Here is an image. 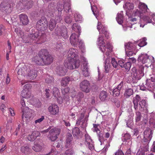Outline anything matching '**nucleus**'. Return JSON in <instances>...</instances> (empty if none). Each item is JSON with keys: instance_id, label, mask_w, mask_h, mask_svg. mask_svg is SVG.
<instances>
[{"instance_id": "obj_1", "label": "nucleus", "mask_w": 155, "mask_h": 155, "mask_svg": "<svg viewBox=\"0 0 155 155\" xmlns=\"http://www.w3.org/2000/svg\"><path fill=\"white\" fill-rule=\"evenodd\" d=\"M97 44L100 51L107 56L110 55L112 50V47L110 43L106 41L101 35L98 38Z\"/></svg>"}, {"instance_id": "obj_2", "label": "nucleus", "mask_w": 155, "mask_h": 155, "mask_svg": "<svg viewBox=\"0 0 155 155\" xmlns=\"http://www.w3.org/2000/svg\"><path fill=\"white\" fill-rule=\"evenodd\" d=\"M144 66L141 65L139 66L138 70L135 68L132 69V72L131 73V76L133 80H140L144 75L143 70Z\"/></svg>"}, {"instance_id": "obj_3", "label": "nucleus", "mask_w": 155, "mask_h": 155, "mask_svg": "<svg viewBox=\"0 0 155 155\" xmlns=\"http://www.w3.org/2000/svg\"><path fill=\"white\" fill-rule=\"evenodd\" d=\"M65 67L69 69L72 70L78 68L80 65V62L79 60L68 58L64 64Z\"/></svg>"}, {"instance_id": "obj_4", "label": "nucleus", "mask_w": 155, "mask_h": 155, "mask_svg": "<svg viewBox=\"0 0 155 155\" xmlns=\"http://www.w3.org/2000/svg\"><path fill=\"white\" fill-rule=\"evenodd\" d=\"M42 52L41 59L42 60L43 65L49 64L53 61V57L48 54L46 50L44 49L41 50Z\"/></svg>"}, {"instance_id": "obj_5", "label": "nucleus", "mask_w": 155, "mask_h": 155, "mask_svg": "<svg viewBox=\"0 0 155 155\" xmlns=\"http://www.w3.org/2000/svg\"><path fill=\"white\" fill-rule=\"evenodd\" d=\"M155 82L151 79L147 80L146 84H142L140 87V89L142 91L148 90L152 92L155 89Z\"/></svg>"}, {"instance_id": "obj_6", "label": "nucleus", "mask_w": 155, "mask_h": 155, "mask_svg": "<svg viewBox=\"0 0 155 155\" xmlns=\"http://www.w3.org/2000/svg\"><path fill=\"white\" fill-rule=\"evenodd\" d=\"M144 15L143 14L141 15V13L140 12L137 13V12H135L134 13V16H138L140 17V26L141 27L143 28L145 25L148 23H151L152 22L151 19L148 16V15Z\"/></svg>"}, {"instance_id": "obj_7", "label": "nucleus", "mask_w": 155, "mask_h": 155, "mask_svg": "<svg viewBox=\"0 0 155 155\" xmlns=\"http://www.w3.org/2000/svg\"><path fill=\"white\" fill-rule=\"evenodd\" d=\"M60 132V129L59 128H52L49 131L48 137L52 141H54L57 139L58 136L59 135Z\"/></svg>"}, {"instance_id": "obj_8", "label": "nucleus", "mask_w": 155, "mask_h": 155, "mask_svg": "<svg viewBox=\"0 0 155 155\" xmlns=\"http://www.w3.org/2000/svg\"><path fill=\"white\" fill-rule=\"evenodd\" d=\"M54 33L56 35H61L64 38H67L68 37L67 29L64 26L60 28H57L55 30Z\"/></svg>"}, {"instance_id": "obj_9", "label": "nucleus", "mask_w": 155, "mask_h": 155, "mask_svg": "<svg viewBox=\"0 0 155 155\" xmlns=\"http://www.w3.org/2000/svg\"><path fill=\"white\" fill-rule=\"evenodd\" d=\"M65 2L64 5H61L58 4L57 5V9L58 12H61L63 9H64V11L66 12H69L71 9L70 3V0H63Z\"/></svg>"}, {"instance_id": "obj_10", "label": "nucleus", "mask_w": 155, "mask_h": 155, "mask_svg": "<svg viewBox=\"0 0 155 155\" xmlns=\"http://www.w3.org/2000/svg\"><path fill=\"white\" fill-rule=\"evenodd\" d=\"M27 73H26L25 77L28 79L33 80L35 79L37 77V72L35 70L31 69L28 67Z\"/></svg>"}, {"instance_id": "obj_11", "label": "nucleus", "mask_w": 155, "mask_h": 155, "mask_svg": "<svg viewBox=\"0 0 155 155\" xmlns=\"http://www.w3.org/2000/svg\"><path fill=\"white\" fill-rule=\"evenodd\" d=\"M138 7L140 11H138L137 10L135 11H134L132 15L134 16V13L135 12L137 13L139 12L141 13V15H143V14H147L148 11H150L149 8H148L147 6L144 3L140 2L138 5Z\"/></svg>"}, {"instance_id": "obj_12", "label": "nucleus", "mask_w": 155, "mask_h": 155, "mask_svg": "<svg viewBox=\"0 0 155 155\" xmlns=\"http://www.w3.org/2000/svg\"><path fill=\"white\" fill-rule=\"evenodd\" d=\"M47 21L46 19H41L37 23L36 27L39 31H44L47 28Z\"/></svg>"}, {"instance_id": "obj_13", "label": "nucleus", "mask_w": 155, "mask_h": 155, "mask_svg": "<svg viewBox=\"0 0 155 155\" xmlns=\"http://www.w3.org/2000/svg\"><path fill=\"white\" fill-rule=\"evenodd\" d=\"M152 56H149L147 54L143 53L140 54L138 61L139 62L144 64L147 62H150L151 59H153Z\"/></svg>"}, {"instance_id": "obj_14", "label": "nucleus", "mask_w": 155, "mask_h": 155, "mask_svg": "<svg viewBox=\"0 0 155 155\" xmlns=\"http://www.w3.org/2000/svg\"><path fill=\"white\" fill-rule=\"evenodd\" d=\"M90 83L87 80L82 81L80 84V89L83 91L87 93L90 91Z\"/></svg>"}, {"instance_id": "obj_15", "label": "nucleus", "mask_w": 155, "mask_h": 155, "mask_svg": "<svg viewBox=\"0 0 155 155\" xmlns=\"http://www.w3.org/2000/svg\"><path fill=\"white\" fill-rule=\"evenodd\" d=\"M52 93L54 97L57 99L58 103L60 104H61L63 99L60 96V93L58 88L54 87L52 89Z\"/></svg>"}, {"instance_id": "obj_16", "label": "nucleus", "mask_w": 155, "mask_h": 155, "mask_svg": "<svg viewBox=\"0 0 155 155\" xmlns=\"http://www.w3.org/2000/svg\"><path fill=\"white\" fill-rule=\"evenodd\" d=\"M78 54V51L77 49L71 48L69 49L68 52V58L69 59L71 58L75 59V60L77 59Z\"/></svg>"}, {"instance_id": "obj_17", "label": "nucleus", "mask_w": 155, "mask_h": 155, "mask_svg": "<svg viewBox=\"0 0 155 155\" xmlns=\"http://www.w3.org/2000/svg\"><path fill=\"white\" fill-rule=\"evenodd\" d=\"M39 39V37L38 36L37 33L34 34H30L28 37V39L25 42L26 43H39L38 42Z\"/></svg>"}, {"instance_id": "obj_18", "label": "nucleus", "mask_w": 155, "mask_h": 155, "mask_svg": "<svg viewBox=\"0 0 155 155\" xmlns=\"http://www.w3.org/2000/svg\"><path fill=\"white\" fill-rule=\"evenodd\" d=\"M137 43L134 42H128L125 43V49L130 50L132 51H137L138 49L137 47Z\"/></svg>"}, {"instance_id": "obj_19", "label": "nucleus", "mask_w": 155, "mask_h": 155, "mask_svg": "<svg viewBox=\"0 0 155 155\" xmlns=\"http://www.w3.org/2000/svg\"><path fill=\"white\" fill-rule=\"evenodd\" d=\"M85 143L86 145L88 146L90 150L94 149V145L91 137L88 134H86L85 135Z\"/></svg>"}, {"instance_id": "obj_20", "label": "nucleus", "mask_w": 155, "mask_h": 155, "mask_svg": "<svg viewBox=\"0 0 155 155\" xmlns=\"http://www.w3.org/2000/svg\"><path fill=\"white\" fill-rule=\"evenodd\" d=\"M48 110L51 114L55 115L59 112V108L57 105L52 104L48 107Z\"/></svg>"}, {"instance_id": "obj_21", "label": "nucleus", "mask_w": 155, "mask_h": 155, "mask_svg": "<svg viewBox=\"0 0 155 155\" xmlns=\"http://www.w3.org/2000/svg\"><path fill=\"white\" fill-rule=\"evenodd\" d=\"M81 59L82 61H83V62H84L83 64L84 68L82 70V73L85 77H87L89 75L87 61L86 59L84 57H82Z\"/></svg>"}, {"instance_id": "obj_22", "label": "nucleus", "mask_w": 155, "mask_h": 155, "mask_svg": "<svg viewBox=\"0 0 155 155\" xmlns=\"http://www.w3.org/2000/svg\"><path fill=\"white\" fill-rule=\"evenodd\" d=\"M25 110L22 111L23 113L22 118L23 119L25 117L28 120L31 117L32 110L27 107H25Z\"/></svg>"}, {"instance_id": "obj_23", "label": "nucleus", "mask_w": 155, "mask_h": 155, "mask_svg": "<svg viewBox=\"0 0 155 155\" xmlns=\"http://www.w3.org/2000/svg\"><path fill=\"white\" fill-rule=\"evenodd\" d=\"M89 1L91 4V8L93 13L96 18L98 20V18H97L99 15L98 10L95 5H93V4H95L96 2L95 0H89Z\"/></svg>"}, {"instance_id": "obj_24", "label": "nucleus", "mask_w": 155, "mask_h": 155, "mask_svg": "<svg viewBox=\"0 0 155 155\" xmlns=\"http://www.w3.org/2000/svg\"><path fill=\"white\" fill-rule=\"evenodd\" d=\"M79 35H77L74 33L71 35L70 38V42L71 44L73 46L77 45L79 41Z\"/></svg>"}, {"instance_id": "obj_25", "label": "nucleus", "mask_w": 155, "mask_h": 155, "mask_svg": "<svg viewBox=\"0 0 155 155\" xmlns=\"http://www.w3.org/2000/svg\"><path fill=\"white\" fill-rule=\"evenodd\" d=\"M84 115L83 114H81L76 122V124L78 125H80L81 123V126L83 128L87 126L86 120V119L84 118Z\"/></svg>"}, {"instance_id": "obj_26", "label": "nucleus", "mask_w": 155, "mask_h": 155, "mask_svg": "<svg viewBox=\"0 0 155 155\" xmlns=\"http://www.w3.org/2000/svg\"><path fill=\"white\" fill-rule=\"evenodd\" d=\"M123 85V82L122 81L117 85L116 88L113 90V95L114 96H118L120 95V91L122 89Z\"/></svg>"}, {"instance_id": "obj_27", "label": "nucleus", "mask_w": 155, "mask_h": 155, "mask_svg": "<svg viewBox=\"0 0 155 155\" xmlns=\"http://www.w3.org/2000/svg\"><path fill=\"white\" fill-rule=\"evenodd\" d=\"M20 22L23 25H27L29 22V19L27 15L25 14L19 15Z\"/></svg>"}, {"instance_id": "obj_28", "label": "nucleus", "mask_w": 155, "mask_h": 155, "mask_svg": "<svg viewBox=\"0 0 155 155\" xmlns=\"http://www.w3.org/2000/svg\"><path fill=\"white\" fill-rule=\"evenodd\" d=\"M152 131L150 130H146L144 131L143 136L145 141H150L152 137Z\"/></svg>"}, {"instance_id": "obj_29", "label": "nucleus", "mask_w": 155, "mask_h": 155, "mask_svg": "<svg viewBox=\"0 0 155 155\" xmlns=\"http://www.w3.org/2000/svg\"><path fill=\"white\" fill-rule=\"evenodd\" d=\"M41 52L39 53V56H36L32 58V61L39 65H43L42 60L41 59Z\"/></svg>"}, {"instance_id": "obj_30", "label": "nucleus", "mask_w": 155, "mask_h": 155, "mask_svg": "<svg viewBox=\"0 0 155 155\" xmlns=\"http://www.w3.org/2000/svg\"><path fill=\"white\" fill-rule=\"evenodd\" d=\"M28 67L25 65H23L22 67L18 69V75H21L25 76L26 73H27Z\"/></svg>"}, {"instance_id": "obj_31", "label": "nucleus", "mask_w": 155, "mask_h": 155, "mask_svg": "<svg viewBox=\"0 0 155 155\" xmlns=\"http://www.w3.org/2000/svg\"><path fill=\"white\" fill-rule=\"evenodd\" d=\"M69 88L66 87L64 89H62L61 92L63 95V99L65 100H68L69 99V97L68 95L69 91Z\"/></svg>"}, {"instance_id": "obj_32", "label": "nucleus", "mask_w": 155, "mask_h": 155, "mask_svg": "<svg viewBox=\"0 0 155 155\" xmlns=\"http://www.w3.org/2000/svg\"><path fill=\"white\" fill-rule=\"evenodd\" d=\"M72 139L73 137L70 134H68L67 137L66 144L65 145L66 147H70L72 145Z\"/></svg>"}, {"instance_id": "obj_33", "label": "nucleus", "mask_w": 155, "mask_h": 155, "mask_svg": "<svg viewBox=\"0 0 155 155\" xmlns=\"http://www.w3.org/2000/svg\"><path fill=\"white\" fill-rule=\"evenodd\" d=\"M4 3H2L0 5V9L2 11H5L6 12L9 13L11 12V8L8 4H7L5 6Z\"/></svg>"}, {"instance_id": "obj_34", "label": "nucleus", "mask_w": 155, "mask_h": 155, "mask_svg": "<svg viewBox=\"0 0 155 155\" xmlns=\"http://www.w3.org/2000/svg\"><path fill=\"white\" fill-rule=\"evenodd\" d=\"M20 150L22 153L25 155H27L30 153L31 151L30 147L28 145L26 146H22L20 148Z\"/></svg>"}, {"instance_id": "obj_35", "label": "nucleus", "mask_w": 155, "mask_h": 155, "mask_svg": "<svg viewBox=\"0 0 155 155\" xmlns=\"http://www.w3.org/2000/svg\"><path fill=\"white\" fill-rule=\"evenodd\" d=\"M56 71L58 74L60 76L64 75L66 72V70L62 66L57 67Z\"/></svg>"}, {"instance_id": "obj_36", "label": "nucleus", "mask_w": 155, "mask_h": 155, "mask_svg": "<svg viewBox=\"0 0 155 155\" xmlns=\"http://www.w3.org/2000/svg\"><path fill=\"white\" fill-rule=\"evenodd\" d=\"M130 116H129V120L127 122V125L128 127L131 128L133 125V119L134 116L133 113L131 112L129 113Z\"/></svg>"}, {"instance_id": "obj_37", "label": "nucleus", "mask_w": 155, "mask_h": 155, "mask_svg": "<svg viewBox=\"0 0 155 155\" xmlns=\"http://www.w3.org/2000/svg\"><path fill=\"white\" fill-rule=\"evenodd\" d=\"M139 109L140 110H145L147 109V105L145 101L144 100H142L139 102Z\"/></svg>"}, {"instance_id": "obj_38", "label": "nucleus", "mask_w": 155, "mask_h": 155, "mask_svg": "<svg viewBox=\"0 0 155 155\" xmlns=\"http://www.w3.org/2000/svg\"><path fill=\"white\" fill-rule=\"evenodd\" d=\"M140 100V97L138 95H137L134 98L133 102L134 105V107L135 110H137L138 108V102Z\"/></svg>"}, {"instance_id": "obj_39", "label": "nucleus", "mask_w": 155, "mask_h": 155, "mask_svg": "<svg viewBox=\"0 0 155 155\" xmlns=\"http://www.w3.org/2000/svg\"><path fill=\"white\" fill-rule=\"evenodd\" d=\"M121 13H118L117 14V16L116 17V19L117 21L118 24H122L123 22V12L122 11Z\"/></svg>"}, {"instance_id": "obj_40", "label": "nucleus", "mask_w": 155, "mask_h": 155, "mask_svg": "<svg viewBox=\"0 0 155 155\" xmlns=\"http://www.w3.org/2000/svg\"><path fill=\"white\" fill-rule=\"evenodd\" d=\"M56 22L54 19H51L49 22L48 28L51 31H52L55 27Z\"/></svg>"}, {"instance_id": "obj_41", "label": "nucleus", "mask_w": 155, "mask_h": 155, "mask_svg": "<svg viewBox=\"0 0 155 155\" xmlns=\"http://www.w3.org/2000/svg\"><path fill=\"white\" fill-rule=\"evenodd\" d=\"M124 8L126 9L127 12H128L134 8V5L132 3L127 2L125 5H124Z\"/></svg>"}, {"instance_id": "obj_42", "label": "nucleus", "mask_w": 155, "mask_h": 155, "mask_svg": "<svg viewBox=\"0 0 155 155\" xmlns=\"http://www.w3.org/2000/svg\"><path fill=\"white\" fill-rule=\"evenodd\" d=\"M70 81V78L69 77H65L63 78L61 81V84L62 86L67 85Z\"/></svg>"}, {"instance_id": "obj_43", "label": "nucleus", "mask_w": 155, "mask_h": 155, "mask_svg": "<svg viewBox=\"0 0 155 155\" xmlns=\"http://www.w3.org/2000/svg\"><path fill=\"white\" fill-rule=\"evenodd\" d=\"M42 149V147L38 144L34 143V146L32 147V150L36 152L40 151Z\"/></svg>"}, {"instance_id": "obj_44", "label": "nucleus", "mask_w": 155, "mask_h": 155, "mask_svg": "<svg viewBox=\"0 0 155 155\" xmlns=\"http://www.w3.org/2000/svg\"><path fill=\"white\" fill-rule=\"evenodd\" d=\"M21 94L23 97L27 98L30 97L31 92L29 91L22 90Z\"/></svg>"}, {"instance_id": "obj_45", "label": "nucleus", "mask_w": 155, "mask_h": 155, "mask_svg": "<svg viewBox=\"0 0 155 155\" xmlns=\"http://www.w3.org/2000/svg\"><path fill=\"white\" fill-rule=\"evenodd\" d=\"M133 90L131 88H127L125 90L124 93V96L127 98L130 97L133 94Z\"/></svg>"}, {"instance_id": "obj_46", "label": "nucleus", "mask_w": 155, "mask_h": 155, "mask_svg": "<svg viewBox=\"0 0 155 155\" xmlns=\"http://www.w3.org/2000/svg\"><path fill=\"white\" fill-rule=\"evenodd\" d=\"M72 29L76 32H78L79 34L81 32V27L77 24H74L72 26Z\"/></svg>"}, {"instance_id": "obj_47", "label": "nucleus", "mask_w": 155, "mask_h": 155, "mask_svg": "<svg viewBox=\"0 0 155 155\" xmlns=\"http://www.w3.org/2000/svg\"><path fill=\"white\" fill-rule=\"evenodd\" d=\"M147 40L145 38H143L142 39L138 41V43L137 45L139 47H143L147 45V42L146 41Z\"/></svg>"}, {"instance_id": "obj_48", "label": "nucleus", "mask_w": 155, "mask_h": 155, "mask_svg": "<svg viewBox=\"0 0 155 155\" xmlns=\"http://www.w3.org/2000/svg\"><path fill=\"white\" fill-rule=\"evenodd\" d=\"M108 59L107 58L105 61L104 68L105 72L106 73H107L109 72L110 67V64L108 62Z\"/></svg>"}, {"instance_id": "obj_49", "label": "nucleus", "mask_w": 155, "mask_h": 155, "mask_svg": "<svg viewBox=\"0 0 155 155\" xmlns=\"http://www.w3.org/2000/svg\"><path fill=\"white\" fill-rule=\"evenodd\" d=\"M107 97V93L104 91H101L99 97L100 99L102 101L105 100Z\"/></svg>"}, {"instance_id": "obj_50", "label": "nucleus", "mask_w": 155, "mask_h": 155, "mask_svg": "<svg viewBox=\"0 0 155 155\" xmlns=\"http://www.w3.org/2000/svg\"><path fill=\"white\" fill-rule=\"evenodd\" d=\"M126 55L130 57L134 54H136L137 51H132L130 50H125Z\"/></svg>"}, {"instance_id": "obj_51", "label": "nucleus", "mask_w": 155, "mask_h": 155, "mask_svg": "<svg viewBox=\"0 0 155 155\" xmlns=\"http://www.w3.org/2000/svg\"><path fill=\"white\" fill-rule=\"evenodd\" d=\"M74 18L76 22L81 21L82 20V17L81 15L78 13H76L74 14Z\"/></svg>"}, {"instance_id": "obj_52", "label": "nucleus", "mask_w": 155, "mask_h": 155, "mask_svg": "<svg viewBox=\"0 0 155 155\" xmlns=\"http://www.w3.org/2000/svg\"><path fill=\"white\" fill-rule=\"evenodd\" d=\"M72 131L73 135L77 137L79 135L80 132L79 129L77 127L74 128L72 130Z\"/></svg>"}, {"instance_id": "obj_53", "label": "nucleus", "mask_w": 155, "mask_h": 155, "mask_svg": "<svg viewBox=\"0 0 155 155\" xmlns=\"http://www.w3.org/2000/svg\"><path fill=\"white\" fill-rule=\"evenodd\" d=\"M84 97V94L82 92H79L78 93V95L76 96L75 97V95H71V97L72 98H74V97H76V98L77 99V100L78 101H80L81 100V99L83 98Z\"/></svg>"}, {"instance_id": "obj_54", "label": "nucleus", "mask_w": 155, "mask_h": 155, "mask_svg": "<svg viewBox=\"0 0 155 155\" xmlns=\"http://www.w3.org/2000/svg\"><path fill=\"white\" fill-rule=\"evenodd\" d=\"M53 81V78L49 75L46 76L45 78V82L48 84L51 83Z\"/></svg>"}, {"instance_id": "obj_55", "label": "nucleus", "mask_w": 155, "mask_h": 155, "mask_svg": "<svg viewBox=\"0 0 155 155\" xmlns=\"http://www.w3.org/2000/svg\"><path fill=\"white\" fill-rule=\"evenodd\" d=\"M111 63L112 66L115 68H117L118 65V62L114 58H111Z\"/></svg>"}, {"instance_id": "obj_56", "label": "nucleus", "mask_w": 155, "mask_h": 155, "mask_svg": "<svg viewBox=\"0 0 155 155\" xmlns=\"http://www.w3.org/2000/svg\"><path fill=\"white\" fill-rule=\"evenodd\" d=\"M141 115L140 112L139 111L136 112L135 120L136 122H139L141 120Z\"/></svg>"}, {"instance_id": "obj_57", "label": "nucleus", "mask_w": 155, "mask_h": 155, "mask_svg": "<svg viewBox=\"0 0 155 155\" xmlns=\"http://www.w3.org/2000/svg\"><path fill=\"white\" fill-rule=\"evenodd\" d=\"M15 31L18 35L20 36L22 38H23L24 33L20 29L18 28H15Z\"/></svg>"}, {"instance_id": "obj_58", "label": "nucleus", "mask_w": 155, "mask_h": 155, "mask_svg": "<svg viewBox=\"0 0 155 155\" xmlns=\"http://www.w3.org/2000/svg\"><path fill=\"white\" fill-rule=\"evenodd\" d=\"M131 64L130 62H127L124 64L123 68H124L126 71H128L130 69Z\"/></svg>"}, {"instance_id": "obj_59", "label": "nucleus", "mask_w": 155, "mask_h": 155, "mask_svg": "<svg viewBox=\"0 0 155 155\" xmlns=\"http://www.w3.org/2000/svg\"><path fill=\"white\" fill-rule=\"evenodd\" d=\"M40 135V133L38 131L34 130L33 131L32 133V136L34 137V138H33L32 139H35L36 138Z\"/></svg>"}, {"instance_id": "obj_60", "label": "nucleus", "mask_w": 155, "mask_h": 155, "mask_svg": "<svg viewBox=\"0 0 155 155\" xmlns=\"http://www.w3.org/2000/svg\"><path fill=\"white\" fill-rule=\"evenodd\" d=\"M102 33L104 34L105 35V37L108 38L109 34L107 31V28L106 27L104 26L102 28Z\"/></svg>"}, {"instance_id": "obj_61", "label": "nucleus", "mask_w": 155, "mask_h": 155, "mask_svg": "<svg viewBox=\"0 0 155 155\" xmlns=\"http://www.w3.org/2000/svg\"><path fill=\"white\" fill-rule=\"evenodd\" d=\"M79 47L81 49L82 52L84 53V44L82 41L80 40L79 41Z\"/></svg>"}, {"instance_id": "obj_62", "label": "nucleus", "mask_w": 155, "mask_h": 155, "mask_svg": "<svg viewBox=\"0 0 155 155\" xmlns=\"http://www.w3.org/2000/svg\"><path fill=\"white\" fill-rule=\"evenodd\" d=\"M45 118L44 116H41V117L35 120L34 122V124H39Z\"/></svg>"}, {"instance_id": "obj_63", "label": "nucleus", "mask_w": 155, "mask_h": 155, "mask_svg": "<svg viewBox=\"0 0 155 155\" xmlns=\"http://www.w3.org/2000/svg\"><path fill=\"white\" fill-rule=\"evenodd\" d=\"M123 139L125 140H127L130 139V135L126 133L125 134H123L122 135Z\"/></svg>"}, {"instance_id": "obj_64", "label": "nucleus", "mask_w": 155, "mask_h": 155, "mask_svg": "<svg viewBox=\"0 0 155 155\" xmlns=\"http://www.w3.org/2000/svg\"><path fill=\"white\" fill-rule=\"evenodd\" d=\"M74 153L73 151L71 150H66L64 155H73Z\"/></svg>"}]
</instances>
